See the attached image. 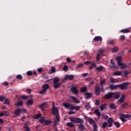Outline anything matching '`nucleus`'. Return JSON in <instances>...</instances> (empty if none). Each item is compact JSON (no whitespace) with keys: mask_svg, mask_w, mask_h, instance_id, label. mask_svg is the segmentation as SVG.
<instances>
[{"mask_svg":"<svg viewBox=\"0 0 131 131\" xmlns=\"http://www.w3.org/2000/svg\"><path fill=\"white\" fill-rule=\"evenodd\" d=\"M110 81L111 82H112L113 83H114L115 82V79L113 78H110Z\"/></svg>","mask_w":131,"mask_h":131,"instance_id":"nucleus-61","label":"nucleus"},{"mask_svg":"<svg viewBox=\"0 0 131 131\" xmlns=\"http://www.w3.org/2000/svg\"><path fill=\"white\" fill-rule=\"evenodd\" d=\"M96 70L97 71H99V72H101V71H103V70H104V67L99 66L96 69Z\"/></svg>","mask_w":131,"mask_h":131,"instance_id":"nucleus-32","label":"nucleus"},{"mask_svg":"<svg viewBox=\"0 0 131 131\" xmlns=\"http://www.w3.org/2000/svg\"><path fill=\"white\" fill-rule=\"evenodd\" d=\"M122 115V117H124V118H130L131 117V115L130 114H121Z\"/></svg>","mask_w":131,"mask_h":131,"instance_id":"nucleus-38","label":"nucleus"},{"mask_svg":"<svg viewBox=\"0 0 131 131\" xmlns=\"http://www.w3.org/2000/svg\"><path fill=\"white\" fill-rule=\"evenodd\" d=\"M26 92L28 94H31V92H32V90H31V89H27Z\"/></svg>","mask_w":131,"mask_h":131,"instance_id":"nucleus-60","label":"nucleus"},{"mask_svg":"<svg viewBox=\"0 0 131 131\" xmlns=\"http://www.w3.org/2000/svg\"><path fill=\"white\" fill-rule=\"evenodd\" d=\"M70 98H71V99H72L74 103H77V104H79V103H80L79 100H78V99L76 98V97L74 96H70Z\"/></svg>","mask_w":131,"mask_h":131,"instance_id":"nucleus-19","label":"nucleus"},{"mask_svg":"<svg viewBox=\"0 0 131 131\" xmlns=\"http://www.w3.org/2000/svg\"><path fill=\"white\" fill-rule=\"evenodd\" d=\"M106 83L105 79L100 80L101 91L102 93H105V89H104V84Z\"/></svg>","mask_w":131,"mask_h":131,"instance_id":"nucleus-8","label":"nucleus"},{"mask_svg":"<svg viewBox=\"0 0 131 131\" xmlns=\"http://www.w3.org/2000/svg\"><path fill=\"white\" fill-rule=\"evenodd\" d=\"M84 119H85V120H88L90 124H91V125H92L93 127L98 126V125H97V123H96V121H95L90 117H89L88 116H84Z\"/></svg>","mask_w":131,"mask_h":131,"instance_id":"nucleus-4","label":"nucleus"},{"mask_svg":"<svg viewBox=\"0 0 131 131\" xmlns=\"http://www.w3.org/2000/svg\"><path fill=\"white\" fill-rule=\"evenodd\" d=\"M83 66V64L82 63H79V64L77 65V68H81Z\"/></svg>","mask_w":131,"mask_h":131,"instance_id":"nucleus-63","label":"nucleus"},{"mask_svg":"<svg viewBox=\"0 0 131 131\" xmlns=\"http://www.w3.org/2000/svg\"><path fill=\"white\" fill-rule=\"evenodd\" d=\"M44 123L45 125H50V124H51L52 123V120H45Z\"/></svg>","mask_w":131,"mask_h":131,"instance_id":"nucleus-35","label":"nucleus"},{"mask_svg":"<svg viewBox=\"0 0 131 131\" xmlns=\"http://www.w3.org/2000/svg\"><path fill=\"white\" fill-rule=\"evenodd\" d=\"M113 119L112 118H110L107 120V126L108 127H111L113 125Z\"/></svg>","mask_w":131,"mask_h":131,"instance_id":"nucleus-13","label":"nucleus"},{"mask_svg":"<svg viewBox=\"0 0 131 131\" xmlns=\"http://www.w3.org/2000/svg\"><path fill=\"white\" fill-rule=\"evenodd\" d=\"M94 114H96V115H97V119H100L101 117V113H100V111H99V110H96L94 111Z\"/></svg>","mask_w":131,"mask_h":131,"instance_id":"nucleus-18","label":"nucleus"},{"mask_svg":"<svg viewBox=\"0 0 131 131\" xmlns=\"http://www.w3.org/2000/svg\"><path fill=\"white\" fill-rule=\"evenodd\" d=\"M27 74L29 76H30L33 74V73L31 71H29L27 72Z\"/></svg>","mask_w":131,"mask_h":131,"instance_id":"nucleus-54","label":"nucleus"},{"mask_svg":"<svg viewBox=\"0 0 131 131\" xmlns=\"http://www.w3.org/2000/svg\"><path fill=\"white\" fill-rule=\"evenodd\" d=\"M60 81V79L58 77H55L53 80V86L54 89H59L60 86L62 85L61 82H59Z\"/></svg>","mask_w":131,"mask_h":131,"instance_id":"nucleus-3","label":"nucleus"},{"mask_svg":"<svg viewBox=\"0 0 131 131\" xmlns=\"http://www.w3.org/2000/svg\"><path fill=\"white\" fill-rule=\"evenodd\" d=\"M95 105L96 106H99V105H100V100L96 99L95 100Z\"/></svg>","mask_w":131,"mask_h":131,"instance_id":"nucleus-51","label":"nucleus"},{"mask_svg":"<svg viewBox=\"0 0 131 131\" xmlns=\"http://www.w3.org/2000/svg\"><path fill=\"white\" fill-rule=\"evenodd\" d=\"M38 107L41 109V110H42V111H45V109L43 108H46L48 107V102H43L41 104L39 105Z\"/></svg>","mask_w":131,"mask_h":131,"instance_id":"nucleus-9","label":"nucleus"},{"mask_svg":"<svg viewBox=\"0 0 131 131\" xmlns=\"http://www.w3.org/2000/svg\"><path fill=\"white\" fill-rule=\"evenodd\" d=\"M15 105L17 106V107H20L23 105V102L22 101H18Z\"/></svg>","mask_w":131,"mask_h":131,"instance_id":"nucleus-29","label":"nucleus"},{"mask_svg":"<svg viewBox=\"0 0 131 131\" xmlns=\"http://www.w3.org/2000/svg\"><path fill=\"white\" fill-rule=\"evenodd\" d=\"M108 107L112 110H115L116 109V105H115V103H110Z\"/></svg>","mask_w":131,"mask_h":131,"instance_id":"nucleus-24","label":"nucleus"},{"mask_svg":"<svg viewBox=\"0 0 131 131\" xmlns=\"http://www.w3.org/2000/svg\"><path fill=\"white\" fill-rule=\"evenodd\" d=\"M14 114L16 116H20V115L21 114V110L20 108L16 109L14 112Z\"/></svg>","mask_w":131,"mask_h":131,"instance_id":"nucleus-21","label":"nucleus"},{"mask_svg":"<svg viewBox=\"0 0 131 131\" xmlns=\"http://www.w3.org/2000/svg\"><path fill=\"white\" fill-rule=\"evenodd\" d=\"M40 123H41V124H42V123H43V122L45 123L46 121V118H45V117H41V118L39 120Z\"/></svg>","mask_w":131,"mask_h":131,"instance_id":"nucleus-43","label":"nucleus"},{"mask_svg":"<svg viewBox=\"0 0 131 131\" xmlns=\"http://www.w3.org/2000/svg\"><path fill=\"white\" fill-rule=\"evenodd\" d=\"M4 104H7V105H10V100H9V99H6Z\"/></svg>","mask_w":131,"mask_h":131,"instance_id":"nucleus-58","label":"nucleus"},{"mask_svg":"<svg viewBox=\"0 0 131 131\" xmlns=\"http://www.w3.org/2000/svg\"><path fill=\"white\" fill-rule=\"evenodd\" d=\"M41 117V114L39 113L34 116V119H39Z\"/></svg>","mask_w":131,"mask_h":131,"instance_id":"nucleus-33","label":"nucleus"},{"mask_svg":"<svg viewBox=\"0 0 131 131\" xmlns=\"http://www.w3.org/2000/svg\"><path fill=\"white\" fill-rule=\"evenodd\" d=\"M52 113L53 115L55 116L56 119L53 121V127H56L58 125V122H60V114H59V110L56 107L55 102L52 103Z\"/></svg>","mask_w":131,"mask_h":131,"instance_id":"nucleus-1","label":"nucleus"},{"mask_svg":"<svg viewBox=\"0 0 131 131\" xmlns=\"http://www.w3.org/2000/svg\"><path fill=\"white\" fill-rule=\"evenodd\" d=\"M67 126H68L69 127H71V128H72V127H74L75 126V125H74L73 123H72V122H68L67 123Z\"/></svg>","mask_w":131,"mask_h":131,"instance_id":"nucleus-31","label":"nucleus"},{"mask_svg":"<svg viewBox=\"0 0 131 131\" xmlns=\"http://www.w3.org/2000/svg\"><path fill=\"white\" fill-rule=\"evenodd\" d=\"M52 73H55L56 72V68L54 67L51 68Z\"/></svg>","mask_w":131,"mask_h":131,"instance_id":"nucleus-56","label":"nucleus"},{"mask_svg":"<svg viewBox=\"0 0 131 131\" xmlns=\"http://www.w3.org/2000/svg\"><path fill=\"white\" fill-rule=\"evenodd\" d=\"M5 100H6L5 97L0 96V102H3Z\"/></svg>","mask_w":131,"mask_h":131,"instance_id":"nucleus-50","label":"nucleus"},{"mask_svg":"<svg viewBox=\"0 0 131 131\" xmlns=\"http://www.w3.org/2000/svg\"><path fill=\"white\" fill-rule=\"evenodd\" d=\"M2 84H4V85H5V86H7V85H9V82H8L7 81H5L4 82H3Z\"/></svg>","mask_w":131,"mask_h":131,"instance_id":"nucleus-64","label":"nucleus"},{"mask_svg":"<svg viewBox=\"0 0 131 131\" xmlns=\"http://www.w3.org/2000/svg\"><path fill=\"white\" fill-rule=\"evenodd\" d=\"M122 72L121 71H117L114 73L113 75H118V76H120L122 75Z\"/></svg>","mask_w":131,"mask_h":131,"instance_id":"nucleus-37","label":"nucleus"},{"mask_svg":"<svg viewBox=\"0 0 131 131\" xmlns=\"http://www.w3.org/2000/svg\"><path fill=\"white\" fill-rule=\"evenodd\" d=\"M70 120L73 123H80V124L77 125L78 129H79L80 131H83L85 129V126L83 124L84 120L83 119H80L78 117H72L70 118Z\"/></svg>","mask_w":131,"mask_h":131,"instance_id":"nucleus-2","label":"nucleus"},{"mask_svg":"<svg viewBox=\"0 0 131 131\" xmlns=\"http://www.w3.org/2000/svg\"><path fill=\"white\" fill-rule=\"evenodd\" d=\"M119 89H120L122 91L124 90H127L128 85H129V83L128 82H123L121 84H118Z\"/></svg>","mask_w":131,"mask_h":131,"instance_id":"nucleus-5","label":"nucleus"},{"mask_svg":"<svg viewBox=\"0 0 131 131\" xmlns=\"http://www.w3.org/2000/svg\"><path fill=\"white\" fill-rule=\"evenodd\" d=\"M118 66H120L121 67V69H125L126 67H127V66L124 63H122L121 62L120 64H118Z\"/></svg>","mask_w":131,"mask_h":131,"instance_id":"nucleus-27","label":"nucleus"},{"mask_svg":"<svg viewBox=\"0 0 131 131\" xmlns=\"http://www.w3.org/2000/svg\"><path fill=\"white\" fill-rule=\"evenodd\" d=\"M110 89L112 90V91H113V90H117V89H119V85L110 84Z\"/></svg>","mask_w":131,"mask_h":131,"instance_id":"nucleus-17","label":"nucleus"},{"mask_svg":"<svg viewBox=\"0 0 131 131\" xmlns=\"http://www.w3.org/2000/svg\"><path fill=\"white\" fill-rule=\"evenodd\" d=\"M76 75H67L65 76V77L64 79H62L61 80V81H65V80H73L74 79V76Z\"/></svg>","mask_w":131,"mask_h":131,"instance_id":"nucleus-7","label":"nucleus"},{"mask_svg":"<svg viewBox=\"0 0 131 131\" xmlns=\"http://www.w3.org/2000/svg\"><path fill=\"white\" fill-rule=\"evenodd\" d=\"M114 125L117 127V128H119V127H120V123L118 122H114Z\"/></svg>","mask_w":131,"mask_h":131,"instance_id":"nucleus-42","label":"nucleus"},{"mask_svg":"<svg viewBox=\"0 0 131 131\" xmlns=\"http://www.w3.org/2000/svg\"><path fill=\"white\" fill-rule=\"evenodd\" d=\"M101 57H102V55H101V54H97V56H96V61L97 62H99L100 61V59H101Z\"/></svg>","mask_w":131,"mask_h":131,"instance_id":"nucleus-40","label":"nucleus"},{"mask_svg":"<svg viewBox=\"0 0 131 131\" xmlns=\"http://www.w3.org/2000/svg\"><path fill=\"white\" fill-rule=\"evenodd\" d=\"M107 103H104L102 104V105H101L100 106V109L101 110V111H103L104 110V109H105V108H106V106H107Z\"/></svg>","mask_w":131,"mask_h":131,"instance_id":"nucleus-28","label":"nucleus"},{"mask_svg":"<svg viewBox=\"0 0 131 131\" xmlns=\"http://www.w3.org/2000/svg\"><path fill=\"white\" fill-rule=\"evenodd\" d=\"M120 32H122L123 33H128V32H130V28L121 30L120 31Z\"/></svg>","mask_w":131,"mask_h":131,"instance_id":"nucleus-25","label":"nucleus"},{"mask_svg":"<svg viewBox=\"0 0 131 131\" xmlns=\"http://www.w3.org/2000/svg\"><path fill=\"white\" fill-rule=\"evenodd\" d=\"M96 67V64L95 62H92L91 66L90 67V70L93 69V68Z\"/></svg>","mask_w":131,"mask_h":131,"instance_id":"nucleus-46","label":"nucleus"},{"mask_svg":"<svg viewBox=\"0 0 131 131\" xmlns=\"http://www.w3.org/2000/svg\"><path fill=\"white\" fill-rule=\"evenodd\" d=\"M118 51V48L117 47H114L112 49L113 53H117Z\"/></svg>","mask_w":131,"mask_h":131,"instance_id":"nucleus-47","label":"nucleus"},{"mask_svg":"<svg viewBox=\"0 0 131 131\" xmlns=\"http://www.w3.org/2000/svg\"><path fill=\"white\" fill-rule=\"evenodd\" d=\"M84 96H85V99H91L92 98V93H89V92H85L84 94Z\"/></svg>","mask_w":131,"mask_h":131,"instance_id":"nucleus-20","label":"nucleus"},{"mask_svg":"<svg viewBox=\"0 0 131 131\" xmlns=\"http://www.w3.org/2000/svg\"><path fill=\"white\" fill-rule=\"evenodd\" d=\"M62 70H64V71H66V72L68 71V66L65 65L64 66V67L63 68Z\"/></svg>","mask_w":131,"mask_h":131,"instance_id":"nucleus-53","label":"nucleus"},{"mask_svg":"<svg viewBox=\"0 0 131 131\" xmlns=\"http://www.w3.org/2000/svg\"><path fill=\"white\" fill-rule=\"evenodd\" d=\"M21 99H23L24 100H27L28 98H29V96H26V95H22L21 96Z\"/></svg>","mask_w":131,"mask_h":131,"instance_id":"nucleus-48","label":"nucleus"},{"mask_svg":"<svg viewBox=\"0 0 131 131\" xmlns=\"http://www.w3.org/2000/svg\"><path fill=\"white\" fill-rule=\"evenodd\" d=\"M124 39H125V36H124V35H121L119 40H124Z\"/></svg>","mask_w":131,"mask_h":131,"instance_id":"nucleus-59","label":"nucleus"},{"mask_svg":"<svg viewBox=\"0 0 131 131\" xmlns=\"http://www.w3.org/2000/svg\"><path fill=\"white\" fill-rule=\"evenodd\" d=\"M71 104L69 103H66V102H64L63 103V105L64 106V107L66 108V109H68V108H71Z\"/></svg>","mask_w":131,"mask_h":131,"instance_id":"nucleus-23","label":"nucleus"},{"mask_svg":"<svg viewBox=\"0 0 131 131\" xmlns=\"http://www.w3.org/2000/svg\"><path fill=\"white\" fill-rule=\"evenodd\" d=\"M113 97V93L110 92L106 94L104 96V99L106 100H109V99H111Z\"/></svg>","mask_w":131,"mask_h":131,"instance_id":"nucleus-12","label":"nucleus"},{"mask_svg":"<svg viewBox=\"0 0 131 131\" xmlns=\"http://www.w3.org/2000/svg\"><path fill=\"white\" fill-rule=\"evenodd\" d=\"M127 107V103H124L122 105V107L123 109H125V108H126Z\"/></svg>","mask_w":131,"mask_h":131,"instance_id":"nucleus-55","label":"nucleus"},{"mask_svg":"<svg viewBox=\"0 0 131 131\" xmlns=\"http://www.w3.org/2000/svg\"><path fill=\"white\" fill-rule=\"evenodd\" d=\"M108 125V123L107 122H104L102 124V128H106Z\"/></svg>","mask_w":131,"mask_h":131,"instance_id":"nucleus-44","label":"nucleus"},{"mask_svg":"<svg viewBox=\"0 0 131 131\" xmlns=\"http://www.w3.org/2000/svg\"><path fill=\"white\" fill-rule=\"evenodd\" d=\"M46 93H47L46 90H45V89H42L40 91L39 94L40 95H43V94H46Z\"/></svg>","mask_w":131,"mask_h":131,"instance_id":"nucleus-49","label":"nucleus"},{"mask_svg":"<svg viewBox=\"0 0 131 131\" xmlns=\"http://www.w3.org/2000/svg\"><path fill=\"white\" fill-rule=\"evenodd\" d=\"M110 62L112 64L110 66V68H111V69H117V68H118V67L115 65V63L113 61V59H112Z\"/></svg>","mask_w":131,"mask_h":131,"instance_id":"nucleus-11","label":"nucleus"},{"mask_svg":"<svg viewBox=\"0 0 131 131\" xmlns=\"http://www.w3.org/2000/svg\"><path fill=\"white\" fill-rule=\"evenodd\" d=\"M124 74L125 76H127L129 74L128 71H124Z\"/></svg>","mask_w":131,"mask_h":131,"instance_id":"nucleus-57","label":"nucleus"},{"mask_svg":"<svg viewBox=\"0 0 131 131\" xmlns=\"http://www.w3.org/2000/svg\"><path fill=\"white\" fill-rule=\"evenodd\" d=\"M116 60L118 63V65H120V63H121V57L118 56L116 58Z\"/></svg>","mask_w":131,"mask_h":131,"instance_id":"nucleus-34","label":"nucleus"},{"mask_svg":"<svg viewBox=\"0 0 131 131\" xmlns=\"http://www.w3.org/2000/svg\"><path fill=\"white\" fill-rule=\"evenodd\" d=\"M80 108H81V106H77L73 105L72 104L71 105L70 110H76V111H78L79 109H80Z\"/></svg>","mask_w":131,"mask_h":131,"instance_id":"nucleus-15","label":"nucleus"},{"mask_svg":"<svg viewBox=\"0 0 131 131\" xmlns=\"http://www.w3.org/2000/svg\"><path fill=\"white\" fill-rule=\"evenodd\" d=\"M42 88L43 90L47 91L48 90H49V89H50V85L48 84H45L42 86Z\"/></svg>","mask_w":131,"mask_h":131,"instance_id":"nucleus-26","label":"nucleus"},{"mask_svg":"<svg viewBox=\"0 0 131 131\" xmlns=\"http://www.w3.org/2000/svg\"><path fill=\"white\" fill-rule=\"evenodd\" d=\"M16 78L17 79H19V80H21L23 78V76H22V75H20V74L17 75L16 76Z\"/></svg>","mask_w":131,"mask_h":131,"instance_id":"nucleus-41","label":"nucleus"},{"mask_svg":"<svg viewBox=\"0 0 131 131\" xmlns=\"http://www.w3.org/2000/svg\"><path fill=\"white\" fill-rule=\"evenodd\" d=\"M113 97L115 100H117V99H119L120 97V93L119 92H116V93H113Z\"/></svg>","mask_w":131,"mask_h":131,"instance_id":"nucleus-14","label":"nucleus"},{"mask_svg":"<svg viewBox=\"0 0 131 131\" xmlns=\"http://www.w3.org/2000/svg\"><path fill=\"white\" fill-rule=\"evenodd\" d=\"M93 40H94L95 41H102V40H103V39L102 38V37L100 36H97L94 38Z\"/></svg>","mask_w":131,"mask_h":131,"instance_id":"nucleus-22","label":"nucleus"},{"mask_svg":"<svg viewBox=\"0 0 131 131\" xmlns=\"http://www.w3.org/2000/svg\"><path fill=\"white\" fill-rule=\"evenodd\" d=\"M124 99H125V95H122L120 99L118 100L117 104H118V103H120V104H122V103L124 102Z\"/></svg>","mask_w":131,"mask_h":131,"instance_id":"nucleus-16","label":"nucleus"},{"mask_svg":"<svg viewBox=\"0 0 131 131\" xmlns=\"http://www.w3.org/2000/svg\"><path fill=\"white\" fill-rule=\"evenodd\" d=\"M88 91V89L86 87H81L80 89L81 93H84L85 92H86Z\"/></svg>","mask_w":131,"mask_h":131,"instance_id":"nucleus-39","label":"nucleus"},{"mask_svg":"<svg viewBox=\"0 0 131 131\" xmlns=\"http://www.w3.org/2000/svg\"><path fill=\"white\" fill-rule=\"evenodd\" d=\"M101 92H102L101 88H100L99 86H96L95 90V95L96 96H100Z\"/></svg>","mask_w":131,"mask_h":131,"instance_id":"nucleus-10","label":"nucleus"},{"mask_svg":"<svg viewBox=\"0 0 131 131\" xmlns=\"http://www.w3.org/2000/svg\"><path fill=\"white\" fill-rule=\"evenodd\" d=\"M27 105L29 106H31V105H33V100L32 99H30L27 102Z\"/></svg>","mask_w":131,"mask_h":131,"instance_id":"nucleus-30","label":"nucleus"},{"mask_svg":"<svg viewBox=\"0 0 131 131\" xmlns=\"http://www.w3.org/2000/svg\"><path fill=\"white\" fill-rule=\"evenodd\" d=\"M71 92L72 94L76 95V96H78V95H79V92L78 91L77 87L74 86L73 85H72L71 88Z\"/></svg>","mask_w":131,"mask_h":131,"instance_id":"nucleus-6","label":"nucleus"},{"mask_svg":"<svg viewBox=\"0 0 131 131\" xmlns=\"http://www.w3.org/2000/svg\"><path fill=\"white\" fill-rule=\"evenodd\" d=\"M98 53L100 54L101 55H102L104 54V50L101 49L98 51Z\"/></svg>","mask_w":131,"mask_h":131,"instance_id":"nucleus-52","label":"nucleus"},{"mask_svg":"<svg viewBox=\"0 0 131 131\" xmlns=\"http://www.w3.org/2000/svg\"><path fill=\"white\" fill-rule=\"evenodd\" d=\"M124 118H125L123 117L121 114L120 115V119L122 121V122H126V120Z\"/></svg>","mask_w":131,"mask_h":131,"instance_id":"nucleus-45","label":"nucleus"},{"mask_svg":"<svg viewBox=\"0 0 131 131\" xmlns=\"http://www.w3.org/2000/svg\"><path fill=\"white\" fill-rule=\"evenodd\" d=\"M84 65H89V64H92V62L90 61H86L84 62Z\"/></svg>","mask_w":131,"mask_h":131,"instance_id":"nucleus-62","label":"nucleus"},{"mask_svg":"<svg viewBox=\"0 0 131 131\" xmlns=\"http://www.w3.org/2000/svg\"><path fill=\"white\" fill-rule=\"evenodd\" d=\"M85 108L86 109V110H89L91 109V103L90 102H88L86 105H85Z\"/></svg>","mask_w":131,"mask_h":131,"instance_id":"nucleus-36","label":"nucleus"}]
</instances>
